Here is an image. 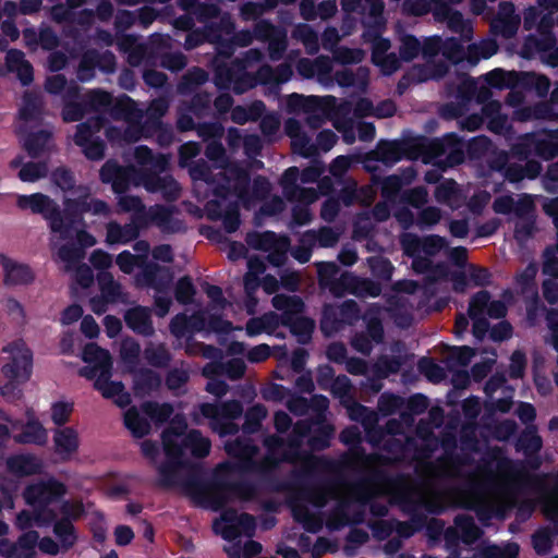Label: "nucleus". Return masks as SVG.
Segmentation results:
<instances>
[{"instance_id":"1","label":"nucleus","mask_w":558,"mask_h":558,"mask_svg":"<svg viewBox=\"0 0 558 558\" xmlns=\"http://www.w3.org/2000/svg\"><path fill=\"white\" fill-rule=\"evenodd\" d=\"M17 206L21 209H31L33 214L41 215L49 225L51 232L58 233L61 239H69L76 231V245L85 248L96 244L95 236L85 230L86 222L84 214L92 213L98 216L110 214L109 205L98 198H88V195H81L76 198H64L63 209L48 195L34 193L20 195Z\"/></svg>"},{"instance_id":"2","label":"nucleus","mask_w":558,"mask_h":558,"mask_svg":"<svg viewBox=\"0 0 558 558\" xmlns=\"http://www.w3.org/2000/svg\"><path fill=\"white\" fill-rule=\"evenodd\" d=\"M33 371V355L29 350L14 354L2 368V375L7 379L0 383V395L9 401H16L23 397L22 386L28 381Z\"/></svg>"},{"instance_id":"3","label":"nucleus","mask_w":558,"mask_h":558,"mask_svg":"<svg viewBox=\"0 0 558 558\" xmlns=\"http://www.w3.org/2000/svg\"><path fill=\"white\" fill-rule=\"evenodd\" d=\"M183 489L193 498L208 504L211 509L219 510L228 502L226 494L228 483L206 482L198 471H191L183 481Z\"/></svg>"},{"instance_id":"4","label":"nucleus","mask_w":558,"mask_h":558,"mask_svg":"<svg viewBox=\"0 0 558 558\" xmlns=\"http://www.w3.org/2000/svg\"><path fill=\"white\" fill-rule=\"evenodd\" d=\"M66 494L65 485L56 480L39 481L28 485L24 492V498L27 505L32 507L49 506L58 501Z\"/></svg>"},{"instance_id":"5","label":"nucleus","mask_w":558,"mask_h":558,"mask_svg":"<svg viewBox=\"0 0 558 558\" xmlns=\"http://www.w3.org/2000/svg\"><path fill=\"white\" fill-rule=\"evenodd\" d=\"M316 420H299L292 425V430L287 437V448L283 450V459L287 463H295L305 457L302 451L304 439L310 437Z\"/></svg>"},{"instance_id":"6","label":"nucleus","mask_w":558,"mask_h":558,"mask_svg":"<svg viewBox=\"0 0 558 558\" xmlns=\"http://www.w3.org/2000/svg\"><path fill=\"white\" fill-rule=\"evenodd\" d=\"M403 157V145L401 141L380 140L373 150L365 154L363 162L367 171H373L375 168L371 167V161H379L385 166L391 167Z\"/></svg>"},{"instance_id":"7","label":"nucleus","mask_w":558,"mask_h":558,"mask_svg":"<svg viewBox=\"0 0 558 558\" xmlns=\"http://www.w3.org/2000/svg\"><path fill=\"white\" fill-rule=\"evenodd\" d=\"M142 183L146 191L160 193L167 202H174L180 197L181 187L170 174L160 175L156 171H144Z\"/></svg>"},{"instance_id":"8","label":"nucleus","mask_w":558,"mask_h":558,"mask_svg":"<svg viewBox=\"0 0 558 558\" xmlns=\"http://www.w3.org/2000/svg\"><path fill=\"white\" fill-rule=\"evenodd\" d=\"M282 462H287L283 459V452L280 457L275 454H266L262 460L256 461L253 459L250 461V465L245 470V473H257L262 480L268 484L274 490L280 492L286 489V485L278 480L275 471L279 468Z\"/></svg>"},{"instance_id":"9","label":"nucleus","mask_w":558,"mask_h":558,"mask_svg":"<svg viewBox=\"0 0 558 558\" xmlns=\"http://www.w3.org/2000/svg\"><path fill=\"white\" fill-rule=\"evenodd\" d=\"M60 512L62 517L54 522L52 532L58 538L62 551H68L73 548L77 542L76 530L72 522L76 517L72 515V505L69 501H64L61 505Z\"/></svg>"},{"instance_id":"10","label":"nucleus","mask_w":558,"mask_h":558,"mask_svg":"<svg viewBox=\"0 0 558 558\" xmlns=\"http://www.w3.org/2000/svg\"><path fill=\"white\" fill-rule=\"evenodd\" d=\"M222 520L226 522L222 531L225 539H234L241 535L252 537L256 531V520L254 515L247 512L240 514L235 512L225 513Z\"/></svg>"},{"instance_id":"11","label":"nucleus","mask_w":558,"mask_h":558,"mask_svg":"<svg viewBox=\"0 0 558 558\" xmlns=\"http://www.w3.org/2000/svg\"><path fill=\"white\" fill-rule=\"evenodd\" d=\"M0 265L3 268V283L7 287L27 286L35 280V274L28 265L17 263L4 254H0Z\"/></svg>"},{"instance_id":"12","label":"nucleus","mask_w":558,"mask_h":558,"mask_svg":"<svg viewBox=\"0 0 558 558\" xmlns=\"http://www.w3.org/2000/svg\"><path fill=\"white\" fill-rule=\"evenodd\" d=\"M141 279L146 287L153 288L157 293L167 294L173 281V272L170 267L149 263L143 268Z\"/></svg>"},{"instance_id":"13","label":"nucleus","mask_w":558,"mask_h":558,"mask_svg":"<svg viewBox=\"0 0 558 558\" xmlns=\"http://www.w3.org/2000/svg\"><path fill=\"white\" fill-rule=\"evenodd\" d=\"M225 450L231 458L236 459L234 468L238 471L245 472L259 449L254 444L253 439L248 437H236L234 440H229L225 444Z\"/></svg>"},{"instance_id":"14","label":"nucleus","mask_w":558,"mask_h":558,"mask_svg":"<svg viewBox=\"0 0 558 558\" xmlns=\"http://www.w3.org/2000/svg\"><path fill=\"white\" fill-rule=\"evenodd\" d=\"M124 322L136 335L153 337L155 328L151 320V310L147 306L136 305L125 311Z\"/></svg>"},{"instance_id":"15","label":"nucleus","mask_w":558,"mask_h":558,"mask_svg":"<svg viewBox=\"0 0 558 558\" xmlns=\"http://www.w3.org/2000/svg\"><path fill=\"white\" fill-rule=\"evenodd\" d=\"M336 104L333 96H303L293 93L289 96L288 105L292 109L303 110L304 112H322L327 114Z\"/></svg>"},{"instance_id":"16","label":"nucleus","mask_w":558,"mask_h":558,"mask_svg":"<svg viewBox=\"0 0 558 558\" xmlns=\"http://www.w3.org/2000/svg\"><path fill=\"white\" fill-rule=\"evenodd\" d=\"M166 458L167 460L158 468V485L166 489L178 486L183 488L184 478H181L180 470L185 466L184 459H182L181 453L178 457L166 454Z\"/></svg>"},{"instance_id":"17","label":"nucleus","mask_w":558,"mask_h":558,"mask_svg":"<svg viewBox=\"0 0 558 558\" xmlns=\"http://www.w3.org/2000/svg\"><path fill=\"white\" fill-rule=\"evenodd\" d=\"M54 452L61 461H69L80 447V439L73 427L57 428L53 434Z\"/></svg>"},{"instance_id":"18","label":"nucleus","mask_w":558,"mask_h":558,"mask_svg":"<svg viewBox=\"0 0 558 558\" xmlns=\"http://www.w3.org/2000/svg\"><path fill=\"white\" fill-rule=\"evenodd\" d=\"M187 424L184 417L175 416L171 420L168 427L161 433V440L165 454L179 456L181 449L179 448L180 440L186 435Z\"/></svg>"},{"instance_id":"19","label":"nucleus","mask_w":558,"mask_h":558,"mask_svg":"<svg viewBox=\"0 0 558 558\" xmlns=\"http://www.w3.org/2000/svg\"><path fill=\"white\" fill-rule=\"evenodd\" d=\"M179 448L181 449L182 459H184L185 451H190L194 458L204 459L209 454L211 444L208 438L203 436L201 430L191 429L180 440Z\"/></svg>"},{"instance_id":"20","label":"nucleus","mask_w":558,"mask_h":558,"mask_svg":"<svg viewBox=\"0 0 558 558\" xmlns=\"http://www.w3.org/2000/svg\"><path fill=\"white\" fill-rule=\"evenodd\" d=\"M272 306L281 312L283 325H289V322L300 317L305 310V303L299 295L276 294L271 299Z\"/></svg>"},{"instance_id":"21","label":"nucleus","mask_w":558,"mask_h":558,"mask_svg":"<svg viewBox=\"0 0 558 558\" xmlns=\"http://www.w3.org/2000/svg\"><path fill=\"white\" fill-rule=\"evenodd\" d=\"M108 114L113 120H124L130 123L140 121L143 116L136 102L128 95H122L117 99L112 97Z\"/></svg>"},{"instance_id":"22","label":"nucleus","mask_w":558,"mask_h":558,"mask_svg":"<svg viewBox=\"0 0 558 558\" xmlns=\"http://www.w3.org/2000/svg\"><path fill=\"white\" fill-rule=\"evenodd\" d=\"M155 209V226H157L163 233H181L186 230L183 220L174 218V206L154 205Z\"/></svg>"},{"instance_id":"23","label":"nucleus","mask_w":558,"mask_h":558,"mask_svg":"<svg viewBox=\"0 0 558 558\" xmlns=\"http://www.w3.org/2000/svg\"><path fill=\"white\" fill-rule=\"evenodd\" d=\"M199 411L206 418L221 416L223 418L235 420L243 414V405L239 400H229L221 404L205 402L201 404Z\"/></svg>"},{"instance_id":"24","label":"nucleus","mask_w":558,"mask_h":558,"mask_svg":"<svg viewBox=\"0 0 558 558\" xmlns=\"http://www.w3.org/2000/svg\"><path fill=\"white\" fill-rule=\"evenodd\" d=\"M542 169V163L537 160H527L524 165L509 162L502 175L510 183H519L524 179H536L541 174Z\"/></svg>"},{"instance_id":"25","label":"nucleus","mask_w":558,"mask_h":558,"mask_svg":"<svg viewBox=\"0 0 558 558\" xmlns=\"http://www.w3.org/2000/svg\"><path fill=\"white\" fill-rule=\"evenodd\" d=\"M161 377L150 368H140L133 377V389L136 396L145 397L157 391L161 386Z\"/></svg>"},{"instance_id":"26","label":"nucleus","mask_w":558,"mask_h":558,"mask_svg":"<svg viewBox=\"0 0 558 558\" xmlns=\"http://www.w3.org/2000/svg\"><path fill=\"white\" fill-rule=\"evenodd\" d=\"M107 123L108 119L102 114H94L84 122L78 123L73 136L74 144L85 145V143L94 140V135L100 132Z\"/></svg>"},{"instance_id":"27","label":"nucleus","mask_w":558,"mask_h":558,"mask_svg":"<svg viewBox=\"0 0 558 558\" xmlns=\"http://www.w3.org/2000/svg\"><path fill=\"white\" fill-rule=\"evenodd\" d=\"M333 434V426L326 420H316L307 439V446L312 451H323L329 448Z\"/></svg>"},{"instance_id":"28","label":"nucleus","mask_w":558,"mask_h":558,"mask_svg":"<svg viewBox=\"0 0 558 558\" xmlns=\"http://www.w3.org/2000/svg\"><path fill=\"white\" fill-rule=\"evenodd\" d=\"M8 469L15 475L29 476L39 474L43 464L40 460L33 454H16L8 459Z\"/></svg>"},{"instance_id":"29","label":"nucleus","mask_w":558,"mask_h":558,"mask_svg":"<svg viewBox=\"0 0 558 558\" xmlns=\"http://www.w3.org/2000/svg\"><path fill=\"white\" fill-rule=\"evenodd\" d=\"M82 359L85 363L100 367V374L104 373L105 375H108V371L112 369V357L110 352L95 342L85 344Z\"/></svg>"},{"instance_id":"30","label":"nucleus","mask_w":558,"mask_h":558,"mask_svg":"<svg viewBox=\"0 0 558 558\" xmlns=\"http://www.w3.org/2000/svg\"><path fill=\"white\" fill-rule=\"evenodd\" d=\"M543 447L542 437L534 430H524L518 438L515 449L522 450L526 457L537 456ZM541 465L539 458H535V462L532 464L533 469H537Z\"/></svg>"},{"instance_id":"31","label":"nucleus","mask_w":558,"mask_h":558,"mask_svg":"<svg viewBox=\"0 0 558 558\" xmlns=\"http://www.w3.org/2000/svg\"><path fill=\"white\" fill-rule=\"evenodd\" d=\"M47 430L40 422L36 420L28 421L22 428V432L14 436L17 444H33L43 446L47 442Z\"/></svg>"},{"instance_id":"32","label":"nucleus","mask_w":558,"mask_h":558,"mask_svg":"<svg viewBox=\"0 0 558 558\" xmlns=\"http://www.w3.org/2000/svg\"><path fill=\"white\" fill-rule=\"evenodd\" d=\"M281 239L282 238H279L274 231H252L245 236V241L248 246L264 252L278 248Z\"/></svg>"},{"instance_id":"33","label":"nucleus","mask_w":558,"mask_h":558,"mask_svg":"<svg viewBox=\"0 0 558 558\" xmlns=\"http://www.w3.org/2000/svg\"><path fill=\"white\" fill-rule=\"evenodd\" d=\"M124 425L134 438H143L150 432V424L142 416L135 407H131L124 413Z\"/></svg>"},{"instance_id":"34","label":"nucleus","mask_w":558,"mask_h":558,"mask_svg":"<svg viewBox=\"0 0 558 558\" xmlns=\"http://www.w3.org/2000/svg\"><path fill=\"white\" fill-rule=\"evenodd\" d=\"M290 329V332L296 337L300 344H308L312 341L315 330V320L311 317L300 316L283 325Z\"/></svg>"},{"instance_id":"35","label":"nucleus","mask_w":558,"mask_h":558,"mask_svg":"<svg viewBox=\"0 0 558 558\" xmlns=\"http://www.w3.org/2000/svg\"><path fill=\"white\" fill-rule=\"evenodd\" d=\"M386 480V474L383 470H374L371 474L353 485V490L356 499L366 505L373 498V492L368 487L369 484L383 483Z\"/></svg>"},{"instance_id":"36","label":"nucleus","mask_w":558,"mask_h":558,"mask_svg":"<svg viewBox=\"0 0 558 558\" xmlns=\"http://www.w3.org/2000/svg\"><path fill=\"white\" fill-rule=\"evenodd\" d=\"M344 328L338 315L337 304H325L322 311L320 331L325 337H331Z\"/></svg>"},{"instance_id":"37","label":"nucleus","mask_w":558,"mask_h":558,"mask_svg":"<svg viewBox=\"0 0 558 558\" xmlns=\"http://www.w3.org/2000/svg\"><path fill=\"white\" fill-rule=\"evenodd\" d=\"M88 112L96 114H108L110 105H112V95L102 89H93L84 95Z\"/></svg>"},{"instance_id":"38","label":"nucleus","mask_w":558,"mask_h":558,"mask_svg":"<svg viewBox=\"0 0 558 558\" xmlns=\"http://www.w3.org/2000/svg\"><path fill=\"white\" fill-rule=\"evenodd\" d=\"M162 120L159 117L148 116L143 123L137 121L135 126H130L125 131V137L131 141H138L141 137H153L160 129Z\"/></svg>"},{"instance_id":"39","label":"nucleus","mask_w":558,"mask_h":558,"mask_svg":"<svg viewBox=\"0 0 558 558\" xmlns=\"http://www.w3.org/2000/svg\"><path fill=\"white\" fill-rule=\"evenodd\" d=\"M440 15L447 20L448 27L452 32L460 33L468 39L472 37V26L464 20L460 11L451 10L448 4H441Z\"/></svg>"},{"instance_id":"40","label":"nucleus","mask_w":558,"mask_h":558,"mask_svg":"<svg viewBox=\"0 0 558 558\" xmlns=\"http://www.w3.org/2000/svg\"><path fill=\"white\" fill-rule=\"evenodd\" d=\"M51 138V132L38 130L31 132L24 140L23 147L32 158H38L45 151L48 142Z\"/></svg>"},{"instance_id":"41","label":"nucleus","mask_w":558,"mask_h":558,"mask_svg":"<svg viewBox=\"0 0 558 558\" xmlns=\"http://www.w3.org/2000/svg\"><path fill=\"white\" fill-rule=\"evenodd\" d=\"M98 286L101 292V296L109 303H116L122 300V287L114 280L113 276L104 271L98 275Z\"/></svg>"},{"instance_id":"42","label":"nucleus","mask_w":558,"mask_h":558,"mask_svg":"<svg viewBox=\"0 0 558 558\" xmlns=\"http://www.w3.org/2000/svg\"><path fill=\"white\" fill-rule=\"evenodd\" d=\"M454 138L449 141L446 148V157L441 161L445 167L453 168L464 162L465 160V143L461 136L453 132Z\"/></svg>"},{"instance_id":"43","label":"nucleus","mask_w":558,"mask_h":558,"mask_svg":"<svg viewBox=\"0 0 558 558\" xmlns=\"http://www.w3.org/2000/svg\"><path fill=\"white\" fill-rule=\"evenodd\" d=\"M520 74L507 72L502 69H494L485 74L484 78L488 86L494 88L514 87L519 84Z\"/></svg>"},{"instance_id":"44","label":"nucleus","mask_w":558,"mask_h":558,"mask_svg":"<svg viewBox=\"0 0 558 558\" xmlns=\"http://www.w3.org/2000/svg\"><path fill=\"white\" fill-rule=\"evenodd\" d=\"M518 85L527 89H534L539 97H545L549 92L550 81L546 75L522 72L520 73Z\"/></svg>"},{"instance_id":"45","label":"nucleus","mask_w":558,"mask_h":558,"mask_svg":"<svg viewBox=\"0 0 558 558\" xmlns=\"http://www.w3.org/2000/svg\"><path fill=\"white\" fill-rule=\"evenodd\" d=\"M142 410L156 425L167 423L173 414V407L168 402L146 401Z\"/></svg>"},{"instance_id":"46","label":"nucleus","mask_w":558,"mask_h":558,"mask_svg":"<svg viewBox=\"0 0 558 558\" xmlns=\"http://www.w3.org/2000/svg\"><path fill=\"white\" fill-rule=\"evenodd\" d=\"M454 524L461 532V539L465 544H473L482 535L481 529L469 514H458Z\"/></svg>"},{"instance_id":"47","label":"nucleus","mask_w":558,"mask_h":558,"mask_svg":"<svg viewBox=\"0 0 558 558\" xmlns=\"http://www.w3.org/2000/svg\"><path fill=\"white\" fill-rule=\"evenodd\" d=\"M267 415V410L263 404H255L247 409L244 415L242 430L246 435L257 433L262 427V422Z\"/></svg>"},{"instance_id":"48","label":"nucleus","mask_w":558,"mask_h":558,"mask_svg":"<svg viewBox=\"0 0 558 558\" xmlns=\"http://www.w3.org/2000/svg\"><path fill=\"white\" fill-rule=\"evenodd\" d=\"M112 376V369L108 371V375L104 373L99 374L94 383L96 390L100 391L102 397L111 399L116 396H120L124 390V385L121 381L110 380Z\"/></svg>"},{"instance_id":"49","label":"nucleus","mask_w":558,"mask_h":558,"mask_svg":"<svg viewBox=\"0 0 558 558\" xmlns=\"http://www.w3.org/2000/svg\"><path fill=\"white\" fill-rule=\"evenodd\" d=\"M364 514L363 512L359 511L355 512L350 519L344 505H339L333 511L331 517L328 519V527L339 530L340 527H343L350 523L352 524H360L363 522Z\"/></svg>"},{"instance_id":"50","label":"nucleus","mask_w":558,"mask_h":558,"mask_svg":"<svg viewBox=\"0 0 558 558\" xmlns=\"http://www.w3.org/2000/svg\"><path fill=\"white\" fill-rule=\"evenodd\" d=\"M43 102L40 97L33 93L26 92L23 96V106L20 109V117L25 121L36 119L41 114Z\"/></svg>"},{"instance_id":"51","label":"nucleus","mask_w":558,"mask_h":558,"mask_svg":"<svg viewBox=\"0 0 558 558\" xmlns=\"http://www.w3.org/2000/svg\"><path fill=\"white\" fill-rule=\"evenodd\" d=\"M195 294L196 288L192 278L189 275L179 278L174 287V298L177 302L182 305H189L193 303Z\"/></svg>"},{"instance_id":"52","label":"nucleus","mask_w":558,"mask_h":558,"mask_svg":"<svg viewBox=\"0 0 558 558\" xmlns=\"http://www.w3.org/2000/svg\"><path fill=\"white\" fill-rule=\"evenodd\" d=\"M441 53L450 62L458 64L464 60L465 49L459 38L450 37L441 41Z\"/></svg>"},{"instance_id":"53","label":"nucleus","mask_w":558,"mask_h":558,"mask_svg":"<svg viewBox=\"0 0 558 558\" xmlns=\"http://www.w3.org/2000/svg\"><path fill=\"white\" fill-rule=\"evenodd\" d=\"M340 272L339 266L333 262L317 264L318 283L324 289H331Z\"/></svg>"},{"instance_id":"54","label":"nucleus","mask_w":558,"mask_h":558,"mask_svg":"<svg viewBox=\"0 0 558 558\" xmlns=\"http://www.w3.org/2000/svg\"><path fill=\"white\" fill-rule=\"evenodd\" d=\"M533 145L534 135L526 134L511 145L510 154L513 158L526 162L527 160H531L530 157L534 155Z\"/></svg>"},{"instance_id":"55","label":"nucleus","mask_w":558,"mask_h":558,"mask_svg":"<svg viewBox=\"0 0 558 558\" xmlns=\"http://www.w3.org/2000/svg\"><path fill=\"white\" fill-rule=\"evenodd\" d=\"M338 315L343 326H353L361 318V308L354 300H345L337 304Z\"/></svg>"},{"instance_id":"56","label":"nucleus","mask_w":558,"mask_h":558,"mask_svg":"<svg viewBox=\"0 0 558 558\" xmlns=\"http://www.w3.org/2000/svg\"><path fill=\"white\" fill-rule=\"evenodd\" d=\"M372 275L383 281L391 280L395 267L392 263L383 256H374L368 259Z\"/></svg>"},{"instance_id":"57","label":"nucleus","mask_w":558,"mask_h":558,"mask_svg":"<svg viewBox=\"0 0 558 558\" xmlns=\"http://www.w3.org/2000/svg\"><path fill=\"white\" fill-rule=\"evenodd\" d=\"M86 113H88V109L84 97L78 101L63 102L61 116L64 122L81 121Z\"/></svg>"},{"instance_id":"58","label":"nucleus","mask_w":558,"mask_h":558,"mask_svg":"<svg viewBox=\"0 0 558 558\" xmlns=\"http://www.w3.org/2000/svg\"><path fill=\"white\" fill-rule=\"evenodd\" d=\"M422 52V44L420 40L411 34H407L401 38V45L399 48L400 59L410 62L418 57Z\"/></svg>"},{"instance_id":"59","label":"nucleus","mask_w":558,"mask_h":558,"mask_svg":"<svg viewBox=\"0 0 558 558\" xmlns=\"http://www.w3.org/2000/svg\"><path fill=\"white\" fill-rule=\"evenodd\" d=\"M300 180V170L298 167L292 166L284 170L280 178V186L282 189L283 196L287 199H291L293 194L300 186L298 181Z\"/></svg>"},{"instance_id":"60","label":"nucleus","mask_w":558,"mask_h":558,"mask_svg":"<svg viewBox=\"0 0 558 558\" xmlns=\"http://www.w3.org/2000/svg\"><path fill=\"white\" fill-rule=\"evenodd\" d=\"M357 276L353 275L352 272L344 271L340 276H338L336 282L330 289V292L335 296H342L345 293H355L356 283H357Z\"/></svg>"},{"instance_id":"61","label":"nucleus","mask_w":558,"mask_h":558,"mask_svg":"<svg viewBox=\"0 0 558 558\" xmlns=\"http://www.w3.org/2000/svg\"><path fill=\"white\" fill-rule=\"evenodd\" d=\"M268 56L271 61H278L282 59L288 48V34L286 28H282L280 33H277L274 37L268 39Z\"/></svg>"},{"instance_id":"62","label":"nucleus","mask_w":558,"mask_h":558,"mask_svg":"<svg viewBox=\"0 0 558 558\" xmlns=\"http://www.w3.org/2000/svg\"><path fill=\"white\" fill-rule=\"evenodd\" d=\"M211 102V94L196 93L190 100L189 111L197 118H204L209 114Z\"/></svg>"},{"instance_id":"63","label":"nucleus","mask_w":558,"mask_h":558,"mask_svg":"<svg viewBox=\"0 0 558 558\" xmlns=\"http://www.w3.org/2000/svg\"><path fill=\"white\" fill-rule=\"evenodd\" d=\"M490 140L485 135H478L465 144L466 155L471 160L481 159L490 147Z\"/></svg>"},{"instance_id":"64","label":"nucleus","mask_w":558,"mask_h":558,"mask_svg":"<svg viewBox=\"0 0 558 558\" xmlns=\"http://www.w3.org/2000/svg\"><path fill=\"white\" fill-rule=\"evenodd\" d=\"M534 155L544 159L550 160L558 156V142L549 138H538L534 135Z\"/></svg>"}]
</instances>
